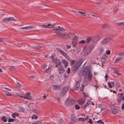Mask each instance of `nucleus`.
Listing matches in <instances>:
<instances>
[{
	"instance_id": "19",
	"label": "nucleus",
	"mask_w": 124,
	"mask_h": 124,
	"mask_svg": "<svg viewBox=\"0 0 124 124\" xmlns=\"http://www.w3.org/2000/svg\"><path fill=\"white\" fill-rule=\"evenodd\" d=\"M70 37V35L69 34H63V38L65 39H68Z\"/></svg>"
},
{
	"instance_id": "48",
	"label": "nucleus",
	"mask_w": 124,
	"mask_h": 124,
	"mask_svg": "<svg viewBox=\"0 0 124 124\" xmlns=\"http://www.w3.org/2000/svg\"><path fill=\"white\" fill-rule=\"evenodd\" d=\"M108 86L110 88H111L113 87L112 86L111 83L109 82H108Z\"/></svg>"
},
{
	"instance_id": "27",
	"label": "nucleus",
	"mask_w": 124,
	"mask_h": 124,
	"mask_svg": "<svg viewBox=\"0 0 124 124\" xmlns=\"http://www.w3.org/2000/svg\"><path fill=\"white\" fill-rule=\"evenodd\" d=\"M87 119L86 118L79 117L78 118V120L79 121H84Z\"/></svg>"
},
{
	"instance_id": "17",
	"label": "nucleus",
	"mask_w": 124,
	"mask_h": 124,
	"mask_svg": "<svg viewBox=\"0 0 124 124\" xmlns=\"http://www.w3.org/2000/svg\"><path fill=\"white\" fill-rule=\"evenodd\" d=\"M85 101V100L83 98L79 99L78 101V103L81 105L84 104Z\"/></svg>"
},
{
	"instance_id": "40",
	"label": "nucleus",
	"mask_w": 124,
	"mask_h": 124,
	"mask_svg": "<svg viewBox=\"0 0 124 124\" xmlns=\"http://www.w3.org/2000/svg\"><path fill=\"white\" fill-rule=\"evenodd\" d=\"M16 86L17 88H20L21 87V85L18 82H17Z\"/></svg>"
},
{
	"instance_id": "7",
	"label": "nucleus",
	"mask_w": 124,
	"mask_h": 124,
	"mask_svg": "<svg viewBox=\"0 0 124 124\" xmlns=\"http://www.w3.org/2000/svg\"><path fill=\"white\" fill-rule=\"evenodd\" d=\"M36 27L35 26H30L23 27H20L19 28L23 30H32L36 28Z\"/></svg>"
},
{
	"instance_id": "10",
	"label": "nucleus",
	"mask_w": 124,
	"mask_h": 124,
	"mask_svg": "<svg viewBox=\"0 0 124 124\" xmlns=\"http://www.w3.org/2000/svg\"><path fill=\"white\" fill-rule=\"evenodd\" d=\"M92 75L89 73V74L88 75V78L85 77L84 79V81L85 82H87L89 81H91L92 80Z\"/></svg>"
},
{
	"instance_id": "35",
	"label": "nucleus",
	"mask_w": 124,
	"mask_h": 124,
	"mask_svg": "<svg viewBox=\"0 0 124 124\" xmlns=\"http://www.w3.org/2000/svg\"><path fill=\"white\" fill-rule=\"evenodd\" d=\"M8 18L9 21H16L15 19L12 17H8Z\"/></svg>"
},
{
	"instance_id": "15",
	"label": "nucleus",
	"mask_w": 124,
	"mask_h": 124,
	"mask_svg": "<svg viewBox=\"0 0 124 124\" xmlns=\"http://www.w3.org/2000/svg\"><path fill=\"white\" fill-rule=\"evenodd\" d=\"M112 112L114 114H116L118 113V110L116 107H114L111 108Z\"/></svg>"
},
{
	"instance_id": "24",
	"label": "nucleus",
	"mask_w": 124,
	"mask_h": 124,
	"mask_svg": "<svg viewBox=\"0 0 124 124\" xmlns=\"http://www.w3.org/2000/svg\"><path fill=\"white\" fill-rule=\"evenodd\" d=\"M94 45L93 44H91L88 48H89V49L91 50L94 48Z\"/></svg>"
},
{
	"instance_id": "23",
	"label": "nucleus",
	"mask_w": 124,
	"mask_h": 124,
	"mask_svg": "<svg viewBox=\"0 0 124 124\" xmlns=\"http://www.w3.org/2000/svg\"><path fill=\"white\" fill-rule=\"evenodd\" d=\"M58 36L60 37H63V34L60 32V31H57L56 32Z\"/></svg>"
},
{
	"instance_id": "1",
	"label": "nucleus",
	"mask_w": 124,
	"mask_h": 124,
	"mask_svg": "<svg viewBox=\"0 0 124 124\" xmlns=\"http://www.w3.org/2000/svg\"><path fill=\"white\" fill-rule=\"evenodd\" d=\"M41 26L42 27L45 28H52L53 30L55 31H64L67 30L66 29L61 27L59 26L57 27H54V25L51 24H48L47 25H46L45 24H41Z\"/></svg>"
},
{
	"instance_id": "46",
	"label": "nucleus",
	"mask_w": 124,
	"mask_h": 124,
	"mask_svg": "<svg viewBox=\"0 0 124 124\" xmlns=\"http://www.w3.org/2000/svg\"><path fill=\"white\" fill-rule=\"evenodd\" d=\"M86 41L84 40H82L79 42V44H84L85 43Z\"/></svg>"
},
{
	"instance_id": "41",
	"label": "nucleus",
	"mask_w": 124,
	"mask_h": 124,
	"mask_svg": "<svg viewBox=\"0 0 124 124\" xmlns=\"http://www.w3.org/2000/svg\"><path fill=\"white\" fill-rule=\"evenodd\" d=\"M70 63L71 65L73 64L75 62V61L73 60H71V59H70Z\"/></svg>"
},
{
	"instance_id": "50",
	"label": "nucleus",
	"mask_w": 124,
	"mask_h": 124,
	"mask_svg": "<svg viewBox=\"0 0 124 124\" xmlns=\"http://www.w3.org/2000/svg\"><path fill=\"white\" fill-rule=\"evenodd\" d=\"M100 52L101 53H102L103 50V48L102 47H101L99 49Z\"/></svg>"
},
{
	"instance_id": "38",
	"label": "nucleus",
	"mask_w": 124,
	"mask_h": 124,
	"mask_svg": "<svg viewBox=\"0 0 124 124\" xmlns=\"http://www.w3.org/2000/svg\"><path fill=\"white\" fill-rule=\"evenodd\" d=\"M59 51L62 54L64 55V56H65V55H66V54L62 50H59Z\"/></svg>"
},
{
	"instance_id": "20",
	"label": "nucleus",
	"mask_w": 124,
	"mask_h": 124,
	"mask_svg": "<svg viewBox=\"0 0 124 124\" xmlns=\"http://www.w3.org/2000/svg\"><path fill=\"white\" fill-rule=\"evenodd\" d=\"M62 62L64 65V67H67L68 65V63L66 60H65L63 59L62 60Z\"/></svg>"
},
{
	"instance_id": "39",
	"label": "nucleus",
	"mask_w": 124,
	"mask_h": 124,
	"mask_svg": "<svg viewBox=\"0 0 124 124\" xmlns=\"http://www.w3.org/2000/svg\"><path fill=\"white\" fill-rule=\"evenodd\" d=\"M2 120L4 122H5L7 121V119L5 116H3L1 118Z\"/></svg>"
},
{
	"instance_id": "32",
	"label": "nucleus",
	"mask_w": 124,
	"mask_h": 124,
	"mask_svg": "<svg viewBox=\"0 0 124 124\" xmlns=\"http://www.w3.org/2000/svg\"><path fill=\"white\" fill-rule=\"evenodd\" d=\"M122 97L121 96H118L117 98V101L118 103L120 102Z\"/></svg>"
},
{
	"instance_id": "33",
	"label": "nucleus",
	"mask_w": 124,
	"mask_h": 124,
	"mask_svg": "<svg viewBox=\"0 0 124 124\" xmlns=\"http://www.w3.org/2000/svg\"><path fill=\"white\" fill-rule=\"evenodd\" d=\"M38 118V117L35 114L31 116V119H35L36 120Z\"/></svg>"
},
{
	"instance_id": "49",
	"label": "nucleus",
	"mask_w": 124,
	"mask_h": 124,
	"mask_svg": "<svg viewBox=\"0 0 124 124\" xmlns=\"http://www.w3.org/2000/svg\"><path fill=\"white\" fill-rule=\"evenodd\" d=\"M108 25L107 23H105L102 25V27L103 28L107 27L108 26Z\"/></svg>"
},
{
	"instance_id": "37",
	"label": "nucleus",
	"mask_w": 124,
	"mask_h": 124,
	"mask_svg": "<svg viewBox=\"0 0 124 124\" xmlns=\"http://www.w3.org/2000/svg\"><path fill=\"white\" fill-rule=\"evenodd\" d=\"M8 18H5L4 19H2V21L3 22H8Z\"/></svg>"
},
{
	"instance_id": "22",
	"label": "nucleus",
	"mask_w": 124,
	"mask_h": 124,
	"mask_svg": "<svg viewBox=\"0 0 124 124\" xmlns=\"http://www.w3.org/2000/svg\"><path fill=\"white\" fill-rule=\"evenodd\" d=\"M41 47L40 46H33L32 47V48L35 49H36L37 50H39L41 49Z\"/></svg>"
},
{
	"instance_id": "60",
	"label": "nucleus",
	"mask_w": 124,
	"mask_h": 124,
	"mask_svg": "<svg viewBox=\"0 0 124 124\" xmlns=\"http://www.w3.org/2000/svg\"><path fill=\"white\" fill-rule=\"evenodd\" d=\"M117 10V9L116 8H115L113 10V12L114 13H115Z\"/></svg>"
},
{
	"instance_id": "61",
	"label": "nucleus",
	"mask_w": 124,
	"mask_h": 124,
	"mask_svg": "<svg viewBox=\"0 0 124 124\" xmlns=\"http://www.w3.org/2000/svg\"><path fill=\"white\" fill-rule=\"evenodd\" d=\"M116 24L117 25H119V26H121V23H120V22L117 23H116Z\"/></svg>"
},
{
	"instance_id": "42",
	"label": "nucleus",
	"mask_w": 124,
	"mask_h": 124,
	"mask_svg": "<svg viewBox=\"0 0 124 124\" xmlns=\"http://www.w3.org/2000/svg\"><path fill=\"white\" fill-rule=\"evenodd\" d=\"M58 64L59 65H61L62 62H61L59 60L57 59L56 60Z\"/></svg>"
},
{
	"instance_id": "56",
	"label": "nucleus",
	"mask_w": 124,
	"mask_h": 124,
	"mask_svg": "<svg viewBox=\"0 0 124 124\" xmlns=\"http://www.w3.org/2000/svg\"><path fill=\"white\" fill-rule=\"evenodd\" d=\"M82 74V71H81L78 73V75L80 77Z\"/></svg>"
},
{
	"instance_id": "45",
	"label": "nucleus",
	"mask_w": 124,
	"mask_h": 124,
	"mask_svg": "<svg viewBox=\"0 0 124 124\" xmlns=\"http://www.w3.org/2000/svg\"><path fill=\"white\" fill-rule=\"evenodd\" d=\"M63 122V121L62 119H60L59 122V124H62Z\"/></svg>"
},
{
	"instance_id": "59",
	"label": "nucleus",
	"mask_w": 124,
	"mask_h": 124,
	"mask_svg": "<svg viewBox=\"0 0 124 124\" xmlns=\"http://www.w3.org/2000/svg\"><path fill=\"white\" fill-rule=\"evenodd\" d=\"M5 94L8 96H11V94L10 93H5Z\"/></svg>"
},
{
	"instance_id": "53",
	"label": "nucleus",
	"mask_w": 124,
	"mask_h": 124,
	"mask_svg": "<svg viewBox=\"0 0 124 124\" xmlns=\"http://www.w3.org/2000/svg\"><path fill=\"white\" fill-rule=\"evenodd\" d=\"M106 54L108 55H109L110 54V51L109 50H107L106 52Z\"/></svg>"
},
{
	"instance_id": "51",
	"label": "nucleus",
	"mask_w": 124,
	"mask_h": 124,
	"mask_svg": "<svg viewBox=\"0 0 124 124\" xmlns=\"http://www.w3.org/2000/svg\"><path fill=\"white\" fill-rule=\"evenodd\" d=\"M87 122H89L90 124H92L93 123L92 120L91 119H89V121Z\"/></svg>"
},
{
	"instance_id": "31",
	"label": "nucleus",
	"mask_w": 124,
	"mask_h": 124,
	"mask_svg": "<svg viewBox=\"0 0 124 124\" xmlns=\"http://www.w3.org/2000/svg\"><path fill=\"white\" fill-rule=\"evenodd\" d=\"M16 67L14 66H12L9 68V69L11 71H13L16 70Z\"/></svg>"
},
{
	"instance_id": "26",
	"label": "nucleus",
	"mask_w": 124,
	"mask_h": 124,
	"mask_svg": "<svg viewBox=\"0 0 124 124\" xmlns=\"http://www.w3.org/2000/svg\"><path fill=\"white\" fill-rule=\"evenodd\" d=\"M122 58L123 57H117L115 60V63L121 60Z\"/></svg>"
},
{
	"instance_id": "16",
	"label": "nucleus",
	"mask_w": 124,
	"mask_h": 124,
	"mask_svg": "<svg viewBox=\"0 0 124 124\" xmlns=\"http://www.w3.org/2000/svg\"><path fill=\"white\" fill-rule=\"evenodd\" d=\"M76 84L74 87V88L75 90H78L80 86V84L79 81H76Z\"/></svg>"
},
{
	"instance_id": "4",
	"label": "nucleus",
	"mask_w": 124,
	"mask_h": 124,
	"mask_svg": "<svg viewBox=\"0 0 124 124\" xmlns=\"http://www.w3.org/2000/svg\"><path fill=\"white\" fill-rule=\"evenodd\" d=\"M69 88V87L68 86H65L63 87L60 93V96H63L67 92Z\"/></svg>"
},
{
	"instance_id": "29",
	"label": "nucleus",
	"mask_w": 124,
	"mask_h": 124,
	"mask_svg": "<svg viewBox=\"0 0 124 124\" xmlns=\"http://www.w3.org/2000/svg\"><path fill=\"white\" fill-rule=\"evenodd\" d=\"M92 37H89L87 38L86 39V42L87 43H89L92 39Z\"/></svg>"
},
{
	"instance_id": "52",
	"label": "nucleus",
	"mask_w": 124,
	"mask_h": 124,
	"mask_svg": "<svg viewBox=\"0 0 124 124\" xmlns=\"http://www.w3.org/2000/svg\"><path fill=\"white\" fill-rule=\"evenodd\" d=\"M3 88L5 90H8V91H11V89H10L9 88H7L6 87H4Z\"/></svg>"
},
{
	"instance_id": "6",
	"label": "nucleus",
	"mask_w": 124,
	"mask_h": 124,
	"mask_svg": "<svg viewBox=\"0 0 124 124\" xmlns=\"http://www.w3.org/2000/svg\"><path fill=\"white\" fill-rule=\"evenodd\" d=\"M78 42V38L76 36H75L73 38L72 40V44L73 47H75Z\"/></svg>"
},
{
	"instance_id": "43",
	"label": "nucleus",
	"mask_w": 124,
	"mask_h": 124,
	"mask_svg": "<svg viewBox=\"0 0 124 124\" xmlns=\"http://www.w3.org/2000/svg\"><path fill=\"white\" fill-rule=\"evenodd\" d=\"M15 119L12 118H9L8 121L9 122H13Z\"/></svg>"
},
{
	"instance_id": "36",
	"label": "nucleus",
	"mask_w": 124,
	"mask_h": 124,
	"mask_svg": "<svg viewBox=\"0 0 124 124\" xmlns=\"http://www.w3.org/2000/svg\"><path fill=\"white\" fill-rule=\"evenodd\" d=\"M93 42H96L97 41H98L99 39L98 38L97 36L94 37L93 38Z\"/></svg>"
},
{
	"instance_id": "2",
	"label": "nucleus",
	"mask_w": 124,
	"mask_h": 124,
	"mask_svg": "<svg viewBox=\"0 0 124 124\" xmlns=\"http://www.w3.org/2000/svg\"><path fill=\"white\" fill-rule=\"evenodd\" d=\"M84 60L83 59H80L78 60L76 63L73 67V69L74 71H76L79 68L82 64Z\"/></svg>"
},
{
	"instance_id": "30",
	"label": "nucleus",
	"mask_w": 124,
	"mask_h": 124,
	"mask_svg": "<svg viewBox=\"0 0 124 124\" xmlns=\"http://www.w3.org/2000/svg\"><path fill=\"white\" fill-rule=\"evenodd\" d=\"M78 13L80 14V15L81 16H86V13L85 12H82L80 11H78Z\"/></svg>"
},
{
	"instance_id": "57",
	"label": "nucleus",
	"mask_w": 124,
	"mask_h": 124,
	"mask_svg": "<svg viewBox=\"0 0 124 124\" xmlns=\"http://www.w3.org/2000/svg\"><path fill=\"white\" fill-rule=\"evenodd\" d=\"M65 57L67 59V60H69L70 61V58L68 57V56L67 54L65 55Z\"/></svg>"
},
{
	"instance_id": "3",
	"label": "nucleus",
	"mask_w": 124,
	"mask_h": 124,
	"mask_svg": "<svg viewBox=\"0 0 124 124\" xmlns=\"http://www.w3.org/2000/svg\"><path fill=\"white\" fill-rule=\"evenodd\" d=\"M89 73L92 74V72L87 67H86L84 69V70L82 71L83 76L85 77L87 75V74L88 75L89 74Z\"/></svg>"
},
{
	"instance_id": "12",
	"label": "nucleus",
	"mask_w": 124,
	"mask_h": 124,
	"mask_svg": "<svg viewBox=\"0 0 124 124\" xmlns=\"http://www.w3.org/2000/svg\"><path fill=\"white\" fill-rule=\"evenodd\" d=\"M108 56L105 54H104L101 59V62L102 63H104L108 59Z\"/></svg>"
},
{
	"instance_id": "47",
	"label": "nucleus",
	"mask_w": 124,
	"mask_h": 124,
	"mask_svg": "<svg viewBox=\"0 0 124 124\" xmlns=\"http://www.w3.org/2000/svg\"><path fill=\"white\" fill-rule=\"evenodd\" d=\"M75 107L76 109L78 110L80 108V107L77 104H76L75 106Z\"/></svg>"
},
{
	"instance_id": "25",
	"label": "nucleus",
	"mask_w": 124,
	"mask_h": 124,
	"mask_svg": "<svg viewBox=\"0 0 124 124\" xmlns=\"http://www.w3.org/2000/svg\"><path fill=\"white\" fill-rule=\"evenodd\" d=\"M90 101H88L84 106V107L85 108L87 107L90 104Z\"/></svg>"
},
{
	"instance_id": "13",
	"label": "nucleus",
	"mask_w": 124,
	"mask_h": 124,
	"mask_svg": "<svg viewBox=\"0 0 124 124\" xmlns=\"http://www.w3.org/2000/svg\"><path fill=\"white\" fill-rule=\"evenodd\" d=\"M76 116L74 114L72 113L70 118L71 121L72 123H75L76 120Z\"/></svg>"
},
{
	"instance_id": "8",
	"label": "nucleus",
	"mask_w": 124,
	"mask_h": 124,
	"mask_svg": "<svg viewBox=\"0 0 124 124\" xmlns=\"http://www.w3.org/2000/svg\"><path fill=\"white\" fill-rule=\"evenodd\" d=\"M58 70L59 73L61 74H63L65 71L64 68L62 65H59L58 68Z\"/></svg>"
},
{
	"instance_id": "58",
	"label": "nucleus",
	"mask_w": 124,
	"mask_h": 124,
	"mask_svg": "<svg viewBox=\"0 0 124 124\" xmlns=\"http://www.w3.org/2000/svg\"><path fill=\"white\" fill-rule=\"evenodd\" d=\"M69 34H70V37L71 36H73L74 35L75 33L73 32H70Z\"/></svg>"
},
{
	"instance_id": "11",
	"label": "nucleus",
	"mask_w": 124,
	"mask_h": 124,
	"mask_svg": "<svg viewBox=\"0 0 124 124\" xmlns=\"http://www.w3.org/2000/svg\"><path fill=\"white\" fill-rule=\"evenodd\" d=\"M111 38L109 37L106 38L104 39L102 42V44L104 45L108 43L111 39Z\"/></svg>"
},
{
	"instance_id": "34",
	"label": "nucleus",
	"mask_w": 124,
	"mask_h": 124,
	"mask_svg": "<svg viewBox=\"0 0 124 124\" xmlns=\"http://www.w3.org/2000/svg\"><path fill=\"white\" fill-rule=\"evenodd\" d=\"M42 123V121H38L32 123V124H40Z\"/></svg>"
},
{
	"instance_id": "28",
	"label": "nucleus",
	"mask_w": 124,
	"mask_h": 124,
	"mask_svg": "<svg viewBox=\"0 0 124 124\" xmlns=\"http://www.w3.org/2000/svg\"><path fill=\"white\" fill-rule=\"evenodd\" d=\"M92 16L93 17H94L93 18H94L97 19V18H98V20H99L100 19V18L96 14L92 15Z\"/></svg>"
},
{
	"instance_id": "54",
	"label": "nucleus",
	"mask_w": 124,
	"mask_h": 124,
	"mask_svg": "<svg viewBox=\"0 0 124 124\" xmlns=\"http://www.w3.org/2000/svg\"><path fill=\"white\" fill-rule=\"evenodd\" d=\"M70 68H68L67 69V73L68 74H69L70 72Z\"/></svg>"
},
{
	"instance_id": "9",
	"label": "nucleus",
	"mask_w": 124,
	"mask_h": 124,
	"mask_svg": "<svg viewBox=\"0 0 124 124\" xmlns=\"http://www.w3.org/2000/svg\"><path fill=\"white\" fill-rule=\"evenodd\" d=\"M83 50L84 51V55L85 56L87 55L91 51L89 48L86 47L84 48Z\"/></svg>"
},
{
	"instance_id": "64",
	"label": "nucleus",
	"mask_w": 124,
	"mask_h": 124,
	"mask_svg": "<svg viewBox=\"0 0 124 124\" xmlns=\"http://www.w3.org/2000/svg\"><path fill=\"white\" fill-rule=\"evenodd\" d=\"M124 55V53H121L119 54V56H123Z\"/></svg>"
},
{
	"instance_id": "5",
	"label": "nucleus",
	"mask_w": 124,
	"mask_h": 124,
	"mask_svg": "<svg viewBox=\"0 0 124 124\" xmlns=\"http://www.w3.org/2000/svg\"><path fill=\"white\" fill-rule=\"evenodd\" d=\"M75 100L71 99L70 100L67 99L65 102V105L66 106H68L69 105H70L72 104L75 103Z\"/></svg>"
},
{
	"instance_id": "55",
	"label": "nucleus",
	"mask_w": 124,
	"mask_h": 124,
	"mask_svg": "<svg viewBox=\"0 0 124 124\" xmlns=\"http://www.w3.org/2000/svg\"><path fill=\"white\" fill-rule=\"evenodd\" d=\"M115 72L116 74L118 75H119L121 74V73H119L118 71V70H116Z\"/></svg>"
},
{
	"instance_id": "14",
	"label": "nucleus",
	"mask_w": 124,
	"mask_h": 124,
	"mask_svg": "<svg viewBox=\"0 0 124 124\" xmlns=\"http://www.w3.org/2000/svg\"><path fill=\"white\" fill-rule=\"evenodd\" d=\"M52 89L54 90L60 89L61 88V86L59 85H52Z\"/></svg>"
},
{
	"instance_id": "63",
	"label": "nucleus",
	"mask_w": 124,
	"mask_h": 124,
	"mask_svg": "<svg viewBox=\"0 0 124 124\" xmlns=\"http://www.w3.org/2000/svg\"><path fill=\"white\" fill-rule=\"evenodd\" d=\"M121 108L122 109L124 110V104L123 103L122 104Z\"/></svg>"
},
{
	"instance_id": "62",
	"label": "nucleus",
	"mask_w": 124,
	"mask_h": 124,
	"mask_svg": "<svg viewBox=\"0 0 124 124\" xmlns=\"http://www.w3.org/2000/svg\"><path fill=\"white\" fill-rule=\"evenodd\" d=\"M111 83L113 87H114L115 86V84L113 82H111Z\"/></svg>"
},
{
	"instance_id": "44",
	"label": "nucleus",
	"mask_w": 124,
	"mask_h": 124,
	"mask_svg": "<svg viewBox=\"0 0 124 124\" xmlns=\"http://www.w3.org/2000/svg\"><path fill=\"white\" fill-rule=\"evenodd\" d=\"M32 112H34L35 113H39V111L36 110V109H33L31 111Z\"/></svg>"
},
{
	"instance_id": "18",
	"label": "nucleus",
	"mask_w": 124,
	"mask_h": 124,
	"mask_svg": "<svg viewBox=\"0 0 124 124\" xmlns=\"http://www.w3.org/2000/svg\"><path fill=\"white\" fill-rule=\"evenodd\" d=\"M18 96L20 97L21 98H23L24 99H26L29 100H31L32 99V98L31 97L28 96L27 95H25L24 96H20L19 95H18Z\"/></svg>"
},
{
	"instance_id": "21",
	"label": "nucleus",
	"mask_w": 124,
	"mask_h": 124,
	"mask_svg": "<svg viewBox=\"0 0 124 124\" xmlns=\"http://www.w3.org/2000/svg\"><path fill=\"white\" fill-rule=\"evenodd\" d=\"M51 70V67H50L48 68L44 71V72L46 73H48L50 72Z\"/></svg>"
}]
</instances>
